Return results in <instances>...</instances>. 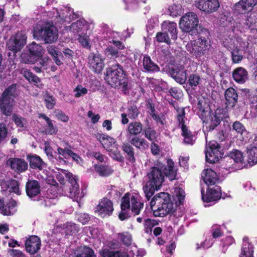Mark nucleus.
I'll return each mask as SVG.
<instances>
[{"instance_id":"1","label":"nucleus","mask_w":257,"mask_h":257,"mask_svg":"<svg viewBox=\"0 0 257 257\" xmlns=\"http://www.w3.org/2000/svg\"><path fill=\"white\" fill-rule=\"evenodd\" d=\"M167 166L168 168L162 163L157 162L148 173L149 181L154 184L156 190H158L162 186L165 176L171 181L176 179L177 171L172 160L167 161Z\"/></svg>"},{"instance_id":"2","label":"nucleus","mask_w":257,"mask_h":257,"mask_svg":"<svg viewBox=\"0 0 257 257\" xmlns=\"http://www.w3.org/2000/svg\"><path fill=\"white\" fill-rule=\"evenodd\" d=\"M106 79L111 87L121 89L124 93L127 92L128 79L118 64L112 65L107 69Z\"/></svg>"},{"instance_id":"3","label":"nucleus","mask_w":257,"mask_h":257,"mask_svg":"<svg viewBox=\"0 0 257 257\" xmlns=\"http://www.w3.org/2000/svg\"><path fill=\"white\" fill-rule=\"evenodd\" d=\"M173 203L170 195L161 192L155 195L151 201V206L156 216H164L172 212Z\"/></svg>"},{"instance_id":"4","label":"nucleus","mask_w":257,"mask_h":257,"mask_svg":"<svg viewBox=\"0 0 257 257\" xmlns=\"http://www.w3.org/2000/svg\"><path fill=\"white\" fill-rule=\"evenodd\" d=\"M144 204L140 201L138 194L127 193L121 198V209L122 210L131 209L135 215H138L143 208Z\"/></svg>"},{"instance_id":"5","label":"nucleus","mask_w":257,"mask_h":257,"mask_svg":"<svg viewBox=\"0 0 257 257\" xmlns=\"http://www.w3.org/2000/svg\"><path fill=\"white\" fill-rule=\"evenodd\" d=\"M210 46L209 43L205 38L199 37L188 42L186 45V49L196 58H199L205 54Z\"/></svg>"},{"instance_id":"6","label":"nucleus","mask_w":257,"mask_h":257,"mask_svg":"<svg viewBox=\"0 0 257 257\" xmlns=\"http://www.w3.org/2000/svg\"><path fill=\"white\" fill-rule=\"evenodd\" d=\"M210 46L209 43L205 38L199 37L188 42L186 45V49L196 58H199L205 54Z\"/></svg>"},{"instance_id":"7","label":"nucleus","mask_w":257,"mask_h":257,"mask_svg":"<svg viewBox=\"0 0 257 257\" xmlns=\"http://www.w3.org/2000/svg\"><path fill=\"white\" fill-rule=\"evenodd\" d=\"M16 90V84H13L5 89L0 97V108L7 116L10 115L12 113Z\"/></svg>"},{"instance_id":"8","label":"nucleus","mask_w":257,"mask_h":257,"mask_svg":"<svg viewBox=\"0 0 257 257\" xmlns=\"http://www.w3.org/2000/svg\"><path fill=\"white\" fill-rule=\"evenodd\" d=\"M175 108L177 110V119L179 127H180L182 131V135L184 138V142L187 144L192 145L195 141V137L191 134L185 124V112L184 109L183 108Z\"/></svg>"},{"instance_id":"9","label":"nucleus","mask_w":257,"mask_h":257,"mask_svg":"<svg viewBox=\"0 0 257 257\" xmlns=\"http://www.w3.org/2000/svg\"><path fill=\"white\" fill-rule=\"evenodd\" d=\"M34 36L39 39L41 37L46 43H52L55 42L58 37L56 28L51 25L41 29H34Z\"/></svg>"},{"instance_id":"10","label":"nucleus","mask_w":257,"mask_h":257,"mask_svg":"<svg viewBox=\"0 0 257 257\" xmlns=\"http://www.w3.org/2000/svg\"><path fill=\"white\" fill-rule=\"evenodd\" d=\"M180 27L185 32L192 35L195 29L198 25L197 15L192 12H189L183 16L180 21Z\"/></svg>"},{"instance_id":"11","label":"nucleus","mask_w":257,"mask_h":257,"mask_svg":"<svg viewBox=\"0 0 257 257\" xmlns=\"http://www.w3.org/2000/svg\"><path fill=\"white\" fill-rule=\"evenodd\" d=\"M74 18V14L69 8L63 7L58 10L55 9L53 12L52 19L55 24H63L64 22L69 23Z\"/></svg>"},{"instance_id":"12","label":"nucleus","mask_w":257,"mask_h":257,"mask_svg":"<svg viewBox=\"0 0 257 257\" xmlns=\"http://www.w3.org/2000/svg\"><path fill=\"white\" fill-rule=\"evenodd\" d=\"M27 37L24 32H18L13 36L7 43L8 49L14 54L21 51L26 43Z\"/></svg>"},{"instance_id":"13","label":"nucleus","mask_w":257,"mask_h":257,"mask_svg":"<svg viewBox=\"0 0 257 257\" xmlns=\"http://www.w3.org/2000/svg\"><path fill=\"white\" fill-rule=\"evenodd\" d=\"M29 53L28 55L26 53H22L21 58L22 61L25 63H34L37 59L41 57L44 53L43 48L35 42H32L29 46Z\"/></svg>"},{"instance_id":"14","label":"nucleus","mask_w":257,"mask_h":257,"mask_svg":"<svg viewBox=\"0 0 257 257\" xmlns=\"http://www.w3.org/2000/svg\"><path fill=\"white\" fill-rule=\"evenodd\" d=\"M219 149L220 147L216 142L210 141L205 151L206 161L210 163L218 161L221 157Z\"/></svg>"},{"instance_id":"15","label":"nucleus","mask_w":257,"mask_h":257,"mask_svg":"<svg viewBox=\"0 0 257 257\" xmlns=\"http://www.w3.org/2000/svg\"><path fill=\"white\" fill-rule=\"evenodd\" d=\"M218 0H197L196 7L205 13L210 14L216 12L219 8Z\"/></svg>"},{"instance_id":"16","label":"nucleus","mask_w":257,"mask_h":257,"mask_svg":"<svg viewBox=\"0 0 257 257\" xmlns=\"http://www.w3.org/2000/svg\"><path fill=\"white\" fill-rule=\"evenodd\" d=\"M223 110L221 109H217L215 113H210L206 118V120H203L206 124V128H209V131H212L220 122V120L225 117L224 114H222Z\"/></svg>"},{"instance_id":"17","label":"nucleus","mask_w":257,"mask_h":257,"mask_svg":"<svg viewBox=\"0 0 257 257\" xmlns=\"http://www.w3.org/2000/svg\"><path fill=\"white\" fill-rule=\"evenodd\" d=\"M113 211L112 202L107 198H103L96 206L95 211L102 217L110 216Z\"/></svg>"},{"instance_id":"18","label":"nucleus","mask_w":257,"mask_h":257,"mask_svg":"<svg viewBox=\"0 0 257 257\" xmlns=\"http://www.w3.org/2000/svg\"><path fill=\"white\" fill-rule=\"evenodd\" d=\"M66 177L68 179L71 184L69 190V196L73 200L77 201L82 197L80 193L79 185L77 182V179L70 173H67Z\"/></svg>"},{"instance_id":"19","label":"nucleus","mask_w":257,"mask_h":257,"mask_svg":"<svg viewBox=\"0 0 257 257\" xmlns=\"http://www.w3.org/2000/svg\"><path fill=\"white\" fill-rule=\"evenodd\" d=\"M210 187L207 189L206 195H204V191L202 189L201 194L202 200L204 202H210L216 201L220 198L221 190L219 186L215 185Z\"/></svg>"},{"instance_id":"20","label":"nucleus","mask_w":257,"mask_h":257,"mask_svg":"<svg viewBox=\"0 0 257 257\" xmlns=\"http://www.w3.org/2000/svg\"><path fill=\"white\" fill-rule=\"evenodd\" d=\"M41 240L37 236L33 235L28 238L25 243L26 250L31 254L35 253L40 248Z\"/></svg>"},{"instance_id":"21","label":"nucleus","mask_w":257,"mask_h":257,"mask_svg":"<svg viewBox=\"0 0 257 257\" xmlns=\"http://www.w3.org/2000/svg\"><path fill=\"white\" fill-rule=\"evenodd\" d=\"M6 164L12 170L17 172L24 171L28 168V164L25 160L16 158L9 159Z\"/></svg>"},{"instance_id":"22","label":"nucleus","mask_w":257,"mask_h":257,"mask_svg":"<svg viewBox=\"0 0 257 257\" xmlns=\"http://www.w3.org/2000/svg\"><path fill=\"white\" fill-rule=\"evenodd\" d=\"M201 177L204 182L208 186H213L218 181V178L216 172L210 169L203 171Z\"/></svg>"},{"instance_id":"23","label":"nucleus","mask_w":257,"mask_h":257,"mask_svg":"<svg viewBox=\"0 0 257 257\" xmlns=\"http://www.w3.org/2000/svg\"><path fill=\"white\" fill-rule=\"evenodd\" d=\"M91 68L96 73H100L104 67L103 60L99 54H92L89 57Z\"/></svg>"},{"instance_id":"24","label":"nucleus","mask_w":257,"mask_h":257,"mask_svg":"<svg viewBox=\"0 0 257 257\" xmlns=\"http://www.w3.org/2000/svg\"><path fill=\"white\" fill-rule=\"evenodd\" d=\"M27 195L33 199L40 194V186L39 182L34 180H29L26 185Z\"/></svg>"},{"instance_id":"25","label":"nucleus","mask_w":257,"mask_h":257,"mask_svg":"<svg viewBox=\"0 0 257 257\" xmlns=\"http://www.w3.org/2000/svg\"><path fill=\"white\" fill-rule=\"evenodd\" d=\"M225 104L227 107H234L237 102L238 94L236 91L230 87L226 90L224 93Z\"/></svg>"},{"instance_id":"26","label":"nucleus","mask_w":257,"mask_h":257,"mask_svg":"<svg viewBox=\"0 0 257 257\" xmlns=\"http://www.w3.org/2000/svg\"><path fill=\"white\" fill-rule=\"evenodd\" d=\"M170 73L175 81L180 84H183L187 79V74L183 68L172 67L170 69Z\"/></svg>"},{"instance_id":"27","label":"nucleus","mask_w":257,"mask_h":257,"mask_svg":"<svg viewBox=\"0 0 257 257\" xmlns=\"http://www.w3.org/2000/svg\"><path fill=\"white\" fill-rule=\"evenodd\" d=\"M229 157L234 161L235 168L241 169L246 166L243 153L241 151L237 150L232 151L230 153Z\"/></svg>"},{"instance_id":"28","label":"nucleus","mask_w":257,"mask_h":257,"mask_svg":"<svg viewBox=\"0 0 257 257\" xmlns=\"http://www.w3.org/2000/svg\"><path fill=\"white\" fill-rule=\"evenodd\" d=\"M96 137L107 151L115 146H118L115 140L108 136L99 134Z\"/></svg>"},{"instance_id":"29","label":"nucleus","mask_w":257,"mask_h":257,"mask_svg":"<svg viewBox=\"0 0 257 257\" xmlns=\"http://www.w3.org/2000/svg\"><path fill=\"white\" fill-rule=\"evenodd\" d=\"M56 190V188L55 186L51 187L47 190V196L41 202L42 205L48 207L56 203L58 195Z\"/></svg>"},{"instance_id":"30","label":"nucleus","mask_w":257,"mask_h":257,"mask_svg":"<svg viewBox=\"0 0 257 257\" xmlns=\"http://www.w3.org/2000/svg\"><path fill=\"white\" fill-rule=\"evenodd\" d=\"M129 143L141 151H145L149 148V143L140 136H135L130 137Z\"/></svg>"},{"instance_id":"31","label":"nucleus","mask_w":257,"mask_h":257,"mask_svg":"<svg viewBox=\"0 0 257 257\" xmlns=\"http://www.w3.org/2000/svg\"><path fill=\"white\" fill-rule=\"evenodd\" d=\"M162 28L163 31L168 35L170 34L172 39L176 40L177 38V24L176 23L164 21L162 24Z\"/></svg>"},{"instance_id":"32","label":"nucleus","mask_w":257,"mask_h":257,"mask_svg":"<svg viewBox=\"0 0 257 257\" xmlns=\"http://www.w3.org/2000/svg\"><path fill=\"white\" fill-rule=\"evenodd\" d=\"M257 0H241L236 4L234 8L239 13H242L243 11H250L256 5Z\"/></svg>"},{"instance_id":"33","label":"nucleus","mask_w":257,"mask_h":257,"mask_svg":"<svg viewBox=\"0 0 257 257\" xmlns=\"http://www.w3.org/2000/svg\"><path fill=\"white\" fill-rule=\"evenodd\" d=\"M232 77L236 82L243 84L247 79L248 73L244 68L238 67L233 71Z\"/></svg>"},{"instance_id":"34","label":"nucleus","mask_w":257,"mask_h":257,"mask_svg":"<svg viewBox=\"0 0 257 257\" xmlns=\"http://www.w3.org/2000/svg\"><path fill=\"white\" fill-rule=\"evenodd\" d=\"M17 202L15 200L5 205L3 200H0V213L5 215H11L15 211Z\"/></svg>"},{"instance_id":"35","label":"nucleus","mask_w":257,"mask_h":257,"mask_svg":"<svg viewBox=\"0 0 257 257\" xmlns=\"http://www.w3.org/2000/svg\"><path fill=\"white\" fill-rule=\"evenodd\" d=\"M247 156L248 163L250 165L257 163V145L255 144V140L247 148Z\"/></svg>"},{"instance_id":"36","label":"nucleus","mask_w":257,"mask_h":257,"mask_svg":"<svg viewBox=\"0 0 257 257\" xmlns=\"http://www.w3.org/2000/svg\"><path fill=\"white\" fill-rule=\"evenodd\" d=\"M232 129L236 133L239 134L243 140H246L248 138V132L245 126L239 121H235L232 124Z\"/></svg>"},{"instance_id":"37","label":"nucleus","mask_w":257,"mask_h":257,"mask_svg":"<svg viewBox=\"0 0 257 257\" xmlns=\"http://www.w3.org/2000/svg\"><path fill=\"white\" fill-rule=\"evenodd\" d=\"M143 131V125L139 121H134L128 125L127 131L130 135L133 136H138Z\"/></svg>"},{"instance_id":"38","label":"nucleus","mask_w":257,"mask_h":257,"mask_svg":"<svg viewBox=\"0 0 257 257\" xmlns=\"http://www.w3.org/2000/svg\"><path fill=\"white\" fill-rule=\"evenodd\" d=\"M93 250L87 246H84L79 248L77 252H75L73 257H95Z\"/></svg>"},{"instance_id":"39","label":"nucleus","mask_w":257,"mask_h":257,"mask_svg":"<svg viewBox=\"0 0 257 257\" xmlns=\"http://www.w3.org/2000/svg\"><path fill=\"white\" fill-rule=\"evenodd\" d=\"M96 172L102 177H106L111 175L113 170L109 166L105 165L96 164L94 167Z\"/></svg>"},{"instance_id":"40","label":"nucleus","mask_w":257,"mask_h":257,"mask_svg":"<svg viewBox=\"0 0 257 257\" xmlns=\"http://www.w3.org/2000/svg\"><path fill=\"white\" fill-rule=\"evenodd\" d=\"M30 165L32 168H38L40 170L45 167L44 162L40 157L37 156H33L30 157Z\"/></svg>"},{"instance_id":"41","label":"nucleus","mask_w":257,"mask_h":257,"mask_svg":"<svg viewBox=\"0 0 257 257\" xmlns=\"http://www.w3.org/2000/svg\"><path fill=\"white\" fill-rule=\"evenodd\" d=\"M143 66L147 71H158L159 70V67L151 60L149 56L144 57Z\"/></svg>"},{"instance_id":"42","label":"nucleus","mask_w":257,"mask_h":257,"mask_svg":"<svg viewBox=\"0 0 257 257\" xmlns=\"http://www.w3.org/2000/svg\"><path fill=\"white\" fill-rule=\"evenodd\" d=\"M237 40L238 38L231 36V35L226 36L223 39V44L227 49L231 50L236 47Z\"/></svg>"},{"instance_id":"43","label":"nucleus","mask_w":257,"mask_h":257,"mask_svg":"<svg viewBox=\"0 0 257 257\" xmlns=\"http://www.w3.org/2000/svg\"><path fill=\"white\" fill-rule=\"evenodd\" d=\"M47 51L49 54L53 57V59L56 64L58 65H60L61 64V62L59 57L62 55L61 53L54 46H49L48 47Z\"/></svg>"},{"instance_id":"44","label":"nucleus","mask_w":257,"mask_h":257,"mask_svg":"<svg viewBox=\"0 0 257 257\" xmlns=\"http://www.w3.org/2000/svg\"><path fill=\"white\" fill-rule=\"evenodd\" d=\"M146 198L149 200L156 190V186L152 182L148 181L143 187Z\"/></svg>"},{"instance_id":"45","label":"nucleus","mask_w":257,"mask_h":257,"mask_svg":"<svg viewBox=\"0 0 257 257\" xmlns=\"http://www.w3.org/2000/svg\"><path fill=\"white\" fill-rule=\"evenodd\" d=\"M122 148L123 151L127 155L130 161L132 162H135L134 149L131 144L130 143H123Z\"/></svg>"},{"instance_id":"46","label":"nucleus","mask_w":257,"mask_h":257,"mask_svg":"<svg viewBox=\"0 0 257 257\" xmlns=\"http://www.w3.org/2000/svg\"><path fill=\"white\" fill-rule=\"evenodd\" d=\"M86 27V22L80 20L73 23L70 27L69 30L74 33H78Z\"/></svg>"},{"instance_id":"47","label":"nucleus","mask_w":257,"mask_h":257,"mask_svg":"<svg viewBox=\"0 0 257 257\" xmlns=\"http://www.w3.org/2000/svg\"><path fill=\"white\" fill-rule=\"evenodd\" d=\"M231 59L233 63H239L243 59L241 50L238 48V45L235 48L231 49Z\"/></svg>"},{"instance_id":"48","label":"nucleus","mask_w":257,"mask_h":257,"mask_svg":"<svg viewBox=\"0 0 257 257\" xmlns=\"http://www.w3.org/2000/svg\"><path fill=\"white\" fill-rule=\"evenodd\" d=\"M252 247L247 241H244L241 249L240 257H253Z\"/></svg>"},{"instance_id":"49","label":"nucleus","mask_w":257,"mask_h":257,"mask_svg":"<svg viewBox=\"0 0 257 257\" xmlns=\"http://www.w3.org/2000/svg\"><path fill=\"white\" fill-rule=\"evenodd\" d=\"M22 73L25 78L30 82H33L35 84H38L40 82V79L29 70L24 69L22 70Z\"/></svg>"},{"instance_id":"50","label":"nucleus","mask_w":257,"mask_h":257,"mask_svg":"<svg viewBox=\"0 0 257 257\" xmlns=\"http://www.w3.org/2000/svg\"><path fill=\"white\" fill-rule=\"evenodd\" d=\"M42 117L46 120L47 123V128L45 130L46 133L49 135H55L57 133L56 127L54 126L52 120L46 115H42Z\"/></svg>"},{"instance_id":"51","label":"nucleus","mask_w":257,"mask_h":257,"mask_svg":"<svg viewBox=\"0 0 257 257\" xmlns=\"http://www.w3.org/2000/svg\"><path fill=\"white\" fill-rule=\"evenodd\" d=\"M143 132L145 137L149 141L153 142L156 140L157 135L154 128L148 126L144 130Z\"/></svg>"},{"instance_id":"52","label":"nucleus","mask_w":257,"mask_h":257,"mask_svg":"<svg viewBox=\"0 0 257 257\" xmlns=\"http://www.w3.org/2000/svg\"><path fill=\"white\" fill-rule=\"evenodd\" d=\"M118 146H115L111 149H109L107 152L109 156L114 160L117 161L122 162L123 158L122 156L120 151L118 149Z\"/></svg>"},{"instance_id":"53","label":"nucleus","mask_w":257,"mask_h":257,"mask_svg":"<svg viewBox=\"0 0 257 257\" xmlns=\"http://www.w3.org/2000/svg\"><path fill=\"white\" fill-rule=\"evenodd\" d=\"M174 196L177 199L176 203L181 204L184 200L185 197V191L181 188L176 187L175 188Z\"/></svg>"},{"instance_id":"54","label":"nucleus","mask_w":257,"mask_h":257,"mask_svg":"<svg viewBox=\"0 0 257 257\" xmlns=\"http://www.w3.org/2000/svg\"><path fill=\"white\" fill-rule=\"evenodd\" d=\"M118 238L125 245H129L131 244L132 238L131 234L128 232H123L117 234Z\"/></svg>"},{"instance_id":"55","label":"nucleus","mask_w":257,"mask_h":257,"mask_svg":"<svg viewBox=\"0 0 257 257\" xmlns=\"http://www.w3.org/2000/svg\"><path fill=\"white\" fill-rule=\"evenodd\" d=\"M44 102L46 107L49 109H52L56 104V99L53 95L46 93L44 96Z\"/></svg>"},{"instance_id":"56","label":"nucleus","mask_w":257,"mask_h":257,"mask_svg":"<svg viewBox=\"0 0 257 257\" xmlns=\"http://www.w3.org/2000/svg\"><path fill=\"white\" fill-rule=\"evenodd\" d=\"M242 17H244L243 22L244 25L245 26V28H249L250 27H253L252 29H254V25L255 26L256 23H257V19H255L254 16H251L250 15L249 16L248 14L246 16H242Z\"/></svg>"},{"instance_id":"57","label":"nucleus","mask_w":257,"mask_h":257,"mask_svg":"<svg viewBox=\"0 0 257 257\" xmlns=\"http://www.w3.org/2000/svg\"><path fill=\"white\" fill-rule=\"evenodd\" d=\"M126 115L131 119H136L140 113L138 108L135 105L130 106L127 110Z\"/></svg>"},{"instance_id":"58","label":"nucleus","mask_w":257,"mask_h":257,"mask_svg":"<svg viewBox=\"0 0 257 257\" xmlns=\"http://www.w3.org/2000/svg\"><path fill=\"white\" fill-rule=\"evenodd\" d=\"M65 232L67 234H73L79 231L78 227L74 223L68 222L64 225Z\"/></svg>"},{"instance_id":"59","label":"nucleus","mask_w":257,"mask_h":257,"mask_svg":"<svg viewBox=\"0 0 257 257\" xmlns=\"http://www.w3.org/2000/svg\"><path fill=\"white\" fill-rule=\"evenodd\" d=\"M9 184L10 185L9 187V192H13L18 195H20L21 192L19 189V182L15 180H10Z\"/></svg>"},{"instance_id":"60","label":"nucleus","mask_w":257,"mask_h":257,"mask_svg":"<svg viewBox=\"0 0 257 257\" xmlns=\"http://www.w3.org/2000/svg\"><path fill=\"white\" fill-rule=\"evenodd\" d=\"M156 39L159 42H165L168 44L171 43L170 36L165 32L158 33L156 35Z\"/></svg>"},{"instance_id":"61","label":"nucleus","mask_w":257,"mask_h":257,"mask_svg":"<svg viewBox=\"0 0 257 257\" xmlns=\"http://www.w3.org/2000/svg\"><path fill=\"white\" fill-rule=\"evenodd\" d=\"M158 222L154 219H147L145 220L144 226L146 229V232L149 233L152 231V228L158 225Z\"/></svg>"},{"instance_id":"62","label":"nucleus","mask_w":257,"mask_h":257,"mask_svg":"<svg viewBox=\"0 0 257 257\" xmlns=\"http://www.w3.org/2000/svg\"><path fill=\"white\" fill-rule=\"evenodd\" d=\"M168 11L170 16L177 17L181 14V6L180 5H173L169 7Z\"/></svg>"},{"instance_id":"63","label":"nucleus","mask_w":257,"mask_h":257,"mask_svg":"<svg viewBox=\"0 0 257 257\" xmlns=\"http://www.w3.org/2000/svg\"><path fill=\"white\" fill-rule=\"evenodd\" d=\"M188 81L189 85L192 87H196L199 84L201 78L198 75L193 74L189 76Z\"/></svg>"},{"instance_id":"64","label":"nucleus","mask_w":257,"mask_h":257,"mask_svg":"<svg viewBox=\"0 0 257 257\" xmlns=\"http://www.w3.org/2000/svg\"><path fill=\"white\" fill-rule=\"evenodd\" d=\"M126 5V8L129 10H134L138 8V5L142 2L141 0H124Z\"/></svg>"}]
</instances>
